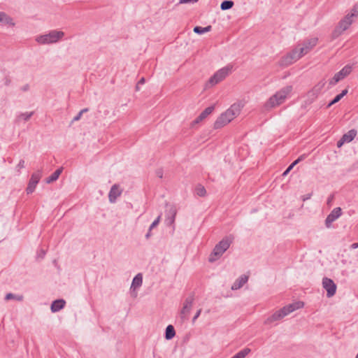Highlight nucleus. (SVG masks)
I'll return each instance as SVG.
<instances>
[{
  "label": "nucleus",
  "mask_w": 358,
  "mask_h": 358,
  "mask_svg": "<svg viewBox=\"0 0 358 358\" xmlns=\"http://www.w3.org/2000/svg\"><path fill=\"white\" fill-rule=\"evenodd\" d=\"M292 91V86L287 85L282 88L279 92L271 96L266 102L264 106L266 109L274 108L281 104L287 96Z\"/></svg>",
  "instance_id": "1"
},
{
  "label": "nucleus",
  "mask_w": 358,
  "mask_h": 358,
  "mask_svg": "<svg viewBox=\"0 0 358 358\" xmlns=\"http://www.w3.org/2000/svg\"><path fill=\"white\" fill-rule=\"evenodd\" d=\"M232 243L231 238L228 236L224 237L217 244L215 245L213 252L210 253L208 261L210 262H214L217 260L225 251L229 248Z\"/></svg>",
  "instance_id": "2"
},
{
  "label": "nucleus",
  "mask_w": 358,
  "mask_h": 358,
  "mask_svg": "<svg viewBox=\"0 0 358 358\" xmlns=\"http://www.w3.org/2000/svg\"><path fill=\"white\" fill-rule=\"evenodd\" d=\"M232 65L227 66L217 71L208 80V84L213 86L222 81L231 71Z\"/></svg>",
  "instance_id": "3"
},
{
  "label": "nucleus",
  "mask_w": 358,
  "mask_h": 358,
  "mask_svg": "<svg viewBox=\"0 0 358 358\" xmlns=\"http://www.w3.org/2000/svg\"><path fill=\"white\" fill-rule=\"evenodd\" d=\"M64 36V33L62 31L53 30L49 34L42 35L36 38V41L41 44L53 43L58 41Z\"/></svg>",
  "instance_id": "4"
},
{
  "label": "nucleus",
  "mask_w": 358,
  "mask_h": 358,
  "mask_svg": "<svg viewBox=\"0 0 358 358\" xmlns=\"http://www.w3.org/2000/svg\"><path fill=\"white\" fill-rule=\"evenodd\" d=\"M194 300V298L193 294L186 298L183 307L180 311V318L182 321H185L189 319V315L192 309Z\"/></svg>",
  "instance_id": "5"
},
{
  "label": "nucleus",
  "mask_w": 358,
  "mask_h": 358,
  "mask_svg": "<svg viewBox=\"0 0 358 358\" xmlns=\"http://www.w3.org/2000/svg\"><path fill=\"white\" fill-rule=\"evenodd\" d=\"M42 176V171L38 170L37 171L33 173L31 176V178L29 180L27 187L26 188V192L27 194H31L35 190V188L41 180Z\"/></svg>",
  "instance_id": "6"
},
{
  "label": "nucleus",
  "mask_w": 358,
  "mask_h": 358,
  "mask_svg": "<svg viewBox=\"0 0 358 358\" xmlns=\"http://www.w3.org/2000/svg\"><path fill=\"white\" fill-rule=\"evenodd\" d=\"M352 71V67L350 65L345 66L341 71L337 72L329 80L330 85H334L340 80L348 76Z\"/></svg>",
  "instance_id": "7"
},
{
  "label": "nucleus",
  "mask_w": 358,
  "mask_h": 358,
  "mask_svg": "<svg viewBox=\"0 0 358 358\" xmlns=\"http://www.w3.org/2000/svg\"><path fill=\"white\" fill-rule=\"evenodd\" d=\"M322 286L327 291V297L330 298L336 294L337 287L332 279L324 277L322 279Z\"/></svg>",
  "instance_id": "8"
},
{
  "label": "nucleus",
  "mask_w": 358,
  "mask_h": 358,
  "mask_svg": "<svg viewBox=\"0 0 358 358\" xmlns=\"http://www.w3.org/2000/svg\"><path fill=\"white\" fill-rule=\"evenodd\" d=\"M229 112H224L222 113L215 120L214 122L213 128L215 129H218L228 123H229L233 119H231L230 115H229Z\"/></svg>",
  "instance_id": "9"
},
{
  "label": "nucleus",
  "mask_w": 358,
  "mask_h": 358,
  "mask_svg": "<svg viewBox=\"0 0 358 358\" xmlns=\"http://www.w3.org/2000/svg\"><path fill=\"white\" fill-rule=\"evenodd\" d=\"M342 215V209L337 207L327 215L325 220V226L327 228H330L333 222L337 220Z\"/></svg>",
  "instance_id": "10"
},
{
  "label": "nucleus",
  "mask_w": 358,
  "mask_h": 358,
  "mask_svg": "<svg viewBox=\"0 0 358 358\" xmlns=\"http://www.w3.org/2000/svg\"><path fill=\"white\" fill-rule=\"evenodd\" d=\"M317 38H311L303 41V47L299 48L301 54L305 55L314 48L317 43Z\"/></svg>",
  "instance_id": "11"
},
{
  "label": "nucleus",
  "mask_w": 358,
  "mask_h": 358,
  "mask_svg": "<svg viewBox=\"0 0 358 358\" xmlns=\"http://www.w3.org/2000/svg\"><path fill=\"white\" fill-rule=\"evenodd\" d=\"M215 110V106L212 105L205 108L199 115L192 122L191 127H194L195 124H199L200 122L205 120L210 114H211Z\"/></svg>",
  "instance_id": "12"
},
{
  "label": "nucleus",
  "mask_w": 358,
  "mask_h": 358,
  "mask_svg": "<svg viewBox=\"0 0 358 358\" xmlns=\"http://www.w3.org/2000/svg\"><path fill=\"white\" fill-rule=\"evenodd\" d=\"M122 189H120L119 185H113L108 193L109 201H115V199L121 194Z\"/></svg>",
  "instance_id": "13"
},
{
  "label": "nucleus",
  "mask_w": 358,
  "mask_h": 358,
  "mask_svg": "<svg viewBox=\"0 0 358 358\" xmlns=\"http://www.w3.org/2000/svg\"><path fill=\"white\" fill-rule=\"evenodd\" d=\"M66 301L63 299L54 300L50 305V310L52 313H57L64 308Z\"/></svg>",
  "instance_id": "14"
},
{
  "label": "nucleus",
  "mask_w": 358,
  "mask_h": 358,
  "mask_svg": "<svg viewBox=\"0 0 358 358\" xmlns=\"http://www.w3.org/2000/svg\"><path fill=\"white\" fill-rule=\"evenodd\" d=\"M242 107L243 105H241V103H236L232 104L226 111L229 112V115H230L231 119H234L240 114Z\"/></svg>",
  "instance_id": "15"
},
{
  "label": "nucleus",
  "mask_w": 358,
  "mask_h": 358,
  "mask_svg": "<svg viewBox=\"0 0 358 358\" xmlns=\"http://www.w3.org/2000/svg\"><path fill=\"white\" fill-rule=\"evenodd\" d=\"M353 17L350 15L349 13L347 14L343 19H341L338 25L344 31L347 30L350 26L352 24V18Z\"/></svg>",
  "instance_id": "16"
},
{
  "label": "nucleus",
  "mask_w": 358,
  "mask_h": 358,
  "mask_svg": "<svg viewBox=\"0 0 358 358\" xmlns=\"http://www.w3.org/2000/svg\"><path fill=\"white\" fill-rule=\"evenodd\" d=\"M248 280V276L246 275H241L231 286L232 290H237L241 288Z\"/></svg>",
  "instance_id": "17"
},
{
  "label": "nucleus",
  "mask_w": 358,
  "mask_h": 358,
  "mask_svg": "<svg viewBox=\"0 0 358 358\" xmlns=\"http://www.w3.org/2000/svg\"><path fill=\"white\" fill-rule=\"evenodd\" d=\"M319 94L315 92L313 88L309 90L306 95V100L304 101V106L310 105L317 98Z\"/></svg>",
  "instance_id": "18"
},
{
  "label": "nucleus",
  "mask_w": 358,
  "mask_h": 358,
  "mask_svg": "<svg viewBox=\"0 0 358 358\" xmlns=\"http://www.w3.org/2000/svg\"><path fill=\"white\" fill-rule=\"evenodd\" d=\"M63 169V167H59V169H56L50 176L45 178V182L47 184H50L56 181L62 173Z\"/></svg>",
  "instance_id": "19"
},
{
  "label": "nucleus",
  "mask_w": 358,
  "mask_h": 358,
  "mask_svg": "<svg viewBox=\"0 0 358 358\" xmlns=\"http://www.w3.org/2000/svg\"><path fill=\"white\" fill-rule=\"evenodd\" d=\"M357 134V131L355 129L349 130L347 133L342 136V138L345 143H350L354 140Z\"/></svg>",
  "instance_id": "20"
},
{
  "label": "nucleus",
  "mask_w": 358,
  "mask_h": 358,
  "mask_svg": "<svg viewBox=\"0 0 358 358\" xmlns=\"http://www.w3.org/2000/svg\"><path fill=\"white\" fill-rule=\"evenodd\" d=\"M283 317H284L283 315H282V313H280V310H278L275 311L272 315L268 317L265 320V324H270L273 322L278 321V320L282 319Z\"/></svg>",
  "instance_id": "21"
},
{
  "label": "nucleus",
  "mask_w": 358,
  "mask_h": 358,
  "mask_svg": "<svg viewBox=\"0 0 358 358\" xmlns=\"http://www.w3.org/2000/svg\"><path fill=\"white\" fill-rule=\"evenodd\" d=\"M0 23L3 24H8L10 26L15 25L13 18L4 12H0Z\"/></svg>",
  "instance_id": "22"
},
{
  "label": "nucleus",
  "mask_w": 358,
  "mask_h": 358,
  "mask_svg": "<svg viewBox=\"0 0 358 358\" xmlns=\"http://www.w3.org/2000/svg\"><path fill=\"white\" fill-rule=\"evenodd\" d=\"M177 214V208L173 203H166V216H173L176 217Z\"/></svg>",
  "instance_id": "23"
},
{
  "label": "nucleus",
  "mask_w": 358,
  "mask_h": 358,
  "mask_svg": "<svg viewBox=\"0 0 358 358\" xmlns=\"http://www.w3.org/2000/svg\"><path fill=\"white\" fill-rule=\"evenodd\" d=\"M287 55H288V56L292 57L290 58V59L292 60V62L293 63L303 56V55L301 54V50L299 48V49H297V48L293 49L292 51L288 52Z\"/></svg>",
  "instance_id": "24"
},
{
  "label": "nucleus",
  "mask_w": 358,
  "mask_h": 358,
  "mask_svg": "<svg viewBox=\"0 0 358 358\" xmlns=\"http://www.w3.org/2000/svg\"><path fill=\"white\" fill-rule=\"evenodd\" d=\"M176 336V331L173 325L169 324L165 329L164 337L166 340H171Z\"/></svg>",
  "instance_id": "25"
},
{
  "label": "nucleus",
  "mask_w": 358,
  "mask_h": 358,
  "mask_svg": "<svg viewBox=\"0 0 358 358\" xmlns=\"http://www.w3.org/2000/svg\"><path fill=\"white\" fill-rule=\"evenodd\" d=\"M143 283V275L141 273H138L134 276L132 280L131 288H136L141 286Z\"/></svg>",
  "instance_id": "26"
},
{
  "label": "nucleus",
  "mask_w": 358,
  "mask_h": 358,
  "mask_svg": "<svg viewBox=\"0 0 358 358\" xmlns=\"http://www.w3.org/2000/svg\"><path fill=\"white\" fill-rule=\"evenodd\" d=\"M212 29V26L211 25H208L207 27H200V26H196L194 27V32L199 34V35H201V34H203L206 32H208L210 31H211Z\"/></svg>",
  "instance_id": "27"
},
{
  "label": "nucleus",
  "mask_w": 358,
  "mask_h": 358,
  "mask_svg": "<svg viewBox=\"0 0 358 358\" xmlns=\"http://www.w3.org/2000/svg\"><path fill=\"white\" fill-rule=\"evenodd\" d=\"M24 299L23 295L22 294H15L13 293H8L6 294L4 299L6 301L9 300H16L17 301H22Z\"/></svg>",
  "instance_id": "28"
},
{
  "label": "nucleus",
  "mask_w": 358,
  "mask_h": 358,
  "mask_svg": "<svg viewBox=\"0 0 358 358\" xmlns=\"http://www.w3.org/2000/svg\"><path fill=\"white\" fill-rule=\"evenodd\" d=\"M292 57L288 56V55H285V56L282 57L279 61V65L280 66H288L290 64H293L292 60L290 59Z\"/></svg>",
  "instance_id": "29"
},
{
  "label": "nucleus",
  "mask_w": 358,
  "mask_h": 358,
  "mask_svg": "<svg viewBox=\"0 0 358 358\" xmlns=\"http://www.w3.org/2000/svg\"><path fill=\"white\" fill-rule=\"evenodd\" d=\"M344 31L338 25H337L331 34V40L334 41L338 38Z\"/></svg>",
  "instance_id": "30"
},
{
  "label": "nucleus",
  "mask_w": 358,
  "mask_h": 358,
  "mask_svg": "<svg viewBox=\"0 0 358 358\" xmlns=\"http://www.w3.org/2000/svg\"><path fill=\"white\" fill-rule=\"evenodd\" d=\"M234 5V2L231 0H224L220 4L222 10H227L231 9Z\"/></svg>",
  "instance_id": "31"
},
{
  "label": "nucleus",
  "mask_w": 358,
  "mask_h": 358,
  "mask_svg": "<svg viewBox=\"0 0 358 358\" xmlns=\"http://www.w3.org/2000/svg\"><path fill=\"white\" fill-rule=\"evenodd\" d=\"M303 305H304L303 302L299 301L295 303H290L288 306H289V308L290 309L291 313H292L293 311H294L296 310L301 308L303 306Z\"/></svg>",
  "instance_id": "32"
},
{
  "label": "nucleus",
  "mask_w": 358,
  "mask_h": 358,
  "mask_svg": "<svg viewBox=\"0 0 358 358\" xmlns=\"http://www.w3.org/2000/svg\"><path fill=\"white\" fill-rule=\"evenodd\" d=\"M195 193L199 196H204L206 194V190L201 185H198L195 189Z\"/></svg>",
  "instance_id": "33"
},
{
  "label": "nucleus",
  "mask_w": 358,
  "mask_h": 358,
  "mask_svg": "<svg viewBox=\"0 0 358 358\" xmlns=\"http://www.w3.org/2000/svg\"><path fill=\"white\" fill-rule=\"evenodd\" d=\"M326 82L324 80L320 81L317 84H316L313 89L317 92L318 94L320 93L321 90L324 88Z\"/></svg>",
  "instance_id": "34"
},
{
  "label": "nucleus",
  "mask_w": 358,
  "mask_h": 358,
  "mask_svg": "<svg viewBox=\"0 0 358 358\" xmlns=\"http://www.w3.org/2000/svg\"><path fill=\"white\" fill-rule=\"evenodd\" d=\"M326 82L324 80L320 81L317 84H316L313 89L317 92L318 94L320 93L321 90L324 88Z\"/></svg>",
  "instance_id": "35"
},
{
  "label": "nucleus",
  "mask_w": 358,
  "mask_h": 358,
  "mask_svg": "<svg viewBox=\"0 0 358 358\" xmlns=\"http://www.w3.org/2000/svg\"><path fill=\"white\" fill-rule=\"evenodd\" d=\"M34 112L31 111L30 113L26 112L22 113L19 115V118L24 120L25 122L28 121L34 115Z\"/></svg>",
  "instance_id": "36"
},
{
  "label": "nucleus",
  "mask_w": 358,
  "mask_h": 358,
  "mask_svg": "<svg viewBox=\"0 0 358 358\" xmlns=\"http://www.w3.org/2000/svg\"><path fill=\"white\" fill-rule=\"evenodd\" d=\"M341 98L337 94L332 100H331L326 106V108H329L331 106L338 103Z\"/></svg>",
  "instance_id": "37"
},
{
  "label": "nucleus",
  "mask_w": 358,
  "mask_h": 358,
  "mask_svg": "<svg viewBox=\"0 0 358 358\" xmlns=\"http://www.w3.org/2000/svg\"><path fill=\"white\" fill-rule=\"evenodd\" d=\"M280 313L283 315L284 317L291 313L290 309L289 308V306H285L280 309Z\"/></svg>",
  "instance_id": "38"
},
{
  "label": "nucleus",
  "mask_w": 358,
  "mask_h": 358,
  "mask_svg": "<svg viewBox=\"0 0 358 358\" xmlns=\"http://www.w3.org/2000/svg\"><path fill=\"white\" fill-rule=\"evenodd\" d=\"M160 219H161V215H159L153 222L152 223L150 224L149 229H150V231H152V229H154L155 227H156L159 223V221H160Z\"/></svg>",
  "instance_id": "39"
},
{
  "label": "nucleus",
  "mask_w": 358,
  "mask_h": 358,
  "mask_svg": "<svg viewBox=\"0 0 358 358\" xmlns=\"http://www.w3.org/2000/svg\"><path fill=\"white\" fill-rule=\"evenodd\" d=\"M349 14L352 17H357L358 15V2L353 6L351 13Z\"/></svg>",
  "instance_id": "40"
},
{
  "label": "nucleus",
  "mask_w": 358,
  "mask_h": 358,
  "mask_svg": "<svg viewBox=\"0 0 358 358\" xmlns=\"http://www.w3.org/2000/svg\"><path fill=\"white\" fill-rule=\"evenodd\" d=\"M306 158V155H302L301 156H299L296 160H294L292 163H291V164L293 166H295L298 163H299L301 161H302L303 159H304Z\"/></svg>",
  "instance_id": "41"
},
{
  "label": "nucleus",
  "mask_w": 358,
  "mask_h": 358,
  "mask_svg": "<svg viewBox=\"0 0 358 358\" xmlns=\"http://www.w3.org/2000/svg\"><path fill=\"white\" fill-rule=\"evenodd\" d=\"M166 222L167 225H172L174 224L176 217H174L173 216L172 217L171 216H166Z\"/></svg>",
  "instance_id": "42"
},
{
  "label": "nucleus",
  "mask_w": 358,
  "mask_h": 358,
  "mask_svg": "<svg viewBox=\"0 0 358 358\" xmlns=\"http://www.w3.org/2000/svg\"><path fill=\"white\" fill-rule=\"evenodd\" d=\"M291 164L288 166V167L285 169V171L282 173V176H286L294 168Z\"/></svg>",
  "instance_id": "43"
},
{
  "label": "nucleus",
  "mask_w": 358,
  "mask_h": 358,
  "mask_svg": "<svg viewBox=\"0 0 358 358\" xmlns=\"http://www.w3.org/2000/svg\"><path fill=\"white\" fill-rule=\"evenodd\" d=\"M46 254V252L45 250L43 249H41L38 252V254H37V257L38 258H40V259H43L45 255Z\"/></svg>",
  "instance_id": "44"
},
{
  "label": "nucleus",
  "mask_w": 358,
  "mask_h": 358,
  "mask_svg": "<svg viewBox=\"0 0 358 358\" xmlns=\"http://www.w3.org/2000/svg\"><path fill=\"white\" fill-rule=\"evenodd\" d=\"M156 175L157 177H159V178H162L163 177V170L162 169H158L156 170Z\"/></svg>",
  "instance_id": "45"
},
{
  "label": "nucleus",
  "mask_w": 358,
  "mask_h": 358,
  "mask_svg": "<svg viewBox=\"0 0 358 358\" xmlns=\"http://www.w3.org/2000/svg\"><path fill=\"white\" fill-rule=\"evenodd\" d=\"M145 79L143 77V78H141L138 80V83H137V85H136V90H139V87H138L139 85H143V84H144V83H145Z\"/></svg>",
  "instance_id": "46"
},
{
  "label": "nucleus",
  "mask_w": 358,
  "mask_h": 358,
  "mask_svg": "<svg viewBox=\"0 0 358 358\" xmlns=\"http://www.w3.org/2000/svg\"><path fill=\"white\" fill-rule=\"evenodd\" d=\"M199 0H180L179 3H196Z\"/></svg>",
  "instance_id": "47"
},
{
  "label": "nucleus",
  "mask_w": 358,
  "mask_h": 358,
  "mask_svg": "<svg viewBox=\"0 0 358 358\" xmlns=\"http://www.w3.org/2000/svg\"><path fill=\"white\" fill-rule=\"evenodd\" d=\"M344 143H345V142L343 141V139L342 138H341L337 141L336 145H337L338 148H341L343 145Z\"/></svg>",
  "instance_id": "48"
},
{
  "label": "nucleus",
  "mask_w": 358,
  "mask_h": 358,
  "mask_svg": "<svg viewBox=\"0 0 358 358\" xmlns=\"http://www.w3.org/2000/svg\"><path fill=\"white\" fill-rule=\"evenodd\" d=\"M10 83H11L10 78L9 77H8V76L5 77V78H4V85L6 86H9L10 85Z\"/></svg>",
  "instance_id": "49"
},
{
  "label": "nucleus",
  "mask_w": 358,
  "mask_h": 358,
  "mask_svg": "<svg viewBox=\"0 0 358 358\" xmlns=\"http://www.w3.org/2000/svg\"><path fill=\"white\" fill-rule=\"evenodd\" d=\"M201 309H199L197 310V312L196 313L195 315L194 316V317L192 319L193 322H194L196 321V320L199 317V315H201Z\"/></svg>",
  "instance_id": "50"
},
{
  "label": "nucleus",
  "mask_w": 358,
  "mask_h": 358,
  "mask_svg": "<svg viewBox=\"0 0 358 358\" xmlns=\"http://www.w3.org/2000/svg\"><path fill=\"white\" fill-rule=\"evenodd\" d=\"M24 167V159H20L18 164L17 165V168L23 169Z\"/></svg>",
  "instance_id": "51"
},
{
  "label": "nucleus",
  "mask_w": 358,
  "mask_h": 358,
  "mask_svg": "<svg viewBox=\"0 0 358 358\" xmlns=\"http://www.w3.org/2000/svg\"><path fill=\"white\" fill-rule=\"evenodd\" d=\"M83 114L80 113V112H79L72 120V122H76V121H78L80 118H81V116H82Z\"/></svg>",
  "instance_id": "52"
},
{
  "label": "nucleus",
  "mask_w": 358,
  "mask_h": 358,
  "mask_svg": "<svg viewBox=\"0 0 358 358\" xmlns=\"http://www.w3.org/2000/svg\"><path fill=\"white\" fill-rule=\"evenodd\" d=\"M348 92V89H345L341 91V92L340 94H338V95L342 99L344 96H345Z\"/></svg>",
  "instance_id": "53"
},
{
  "label": "nucleus",
  "mask_w": 358,
  "mask_h": 358,
  "mask_svg": "<svg viewBox=\"0 0 358 358\" xmlns=\"http://www.w3.org/2000/svg\"><path fill=\"white\" fill-rule=\"evenodd\" d=\"M310 196H311V194H307L306 195H303L302 196V200L303 201H306V200H308L310 199Z\"/></svg>",
  "instance_id": "54"
},
{
  "label": "nucleus",
  "mask_w": 358,
  "mask_h": 358,
  "mask_svg": "<svg viewBox=\"0 0 358 358\" xmlns=\"http://www.w3.org/2000/svg\"><path fill=\"white\" fill-rule=\"evenodd\" d=\"M29 90V84H26L24 85V86H22L21 87V90L23 91V92H27Z\"/></svg>",
  "instance_id": "55"
},
{
  "label": "nucleus",
  "mask_w": 358,
  "mask_h": 358,
  "mask_svg": "<svg viewBox=\"0 0 358 358\" xmlns=\"http://www.w3.org/2000/svg\"><path fill=\"white\" fill-rule=\"evenodd\" d=\"M152 236L151 231H150V229H148V231L145 234V238L149 239L150 236Z\"/></svg>",
  "instance_id": "56"
},
{
  "label": "nucleus",
  "mask_w": 358,
  "mask_h": 358,
  "mask_svg": "<svg viewBox=\"0 0 358 358\" xmlns=\"http://www.w3.org/2000/svg\"><path fill=\"white\" fill-rule=\"evenodd\" d=\"M334 199V194H330L326 201H332Z\"/></svg>",
  "instance_id": "57"
},
{
  "label": "nucleus",
  "mask_w": 358,
  "mask_h": 358,
  "mask_svg": "<svg viewBox=\"0 0 358 358\" xmlns=\"http://www.w3.org/2000/svg\"><path fill=\"white\" fill-rule=\"evenodd\" d=\"M88 110H89V109L87 108H85L82 109L80 112L81 114H83L84 113H86Z\"/></svg>",
  "instance_id": "58"
},
{
  "label": "nucleus",
  "mask_w": 358,
  "mask_h": 358,
  "mask_svg": "<svg viewBox=\"0 0 358 358\" xmlns=\"http://www.w3.org/2000/svg\"><path fill=\"white\" fill-rule=\"evenodd\" d=\"M352 245L354 248H357L358 247V243H354Z\"/></svg>",
  "instance_id": "59"
},
{
  "label": "nucleus",
  "mask_w": 358,
  "mask_h": 358,
  "mask_svg": "<svg viewBox=\"0 0 358 358\" xmlns=\"http://www.w3.org/2000/svg\"><path fill=\"white\" fill-rule=\"evenodd\" d=\"M256 211H257V210H256V209H253V210H252V213H255V212H256Z\"/></svg>",
  "instance_id": "60"
},
{
  "label": "nucleus",
  "mask_w": 358,
  "mask_h": 358,
  "mask_svg": "<svg viewBox=\"0 0 358 358\" xmlns=\"http://www.w3.org/2000/svg\"><path fill=\"white\" fill-rule=\"evenodd\" d=\"M153 357H155V350L153 351Z\"/></svg>",
  "instance_id": "61"
},
{
  "label": "nucleus",
  "mask_w": 358,
  "mask_h": 358,
  "mask_svg": "<svg viewBox=\"0 0 358 358\" xmlns=\"http://www.w3.org/2000/svg\"><path fill=\"white\" fill-rule=\"evenodd\" d=\"M355 358H358V353L357 354Z\"/></svg>",
  "instance_id": "62"
},
{
  "label": "nucleus",
  "mask_w": 358,
  "mask_h": 358,
  "mask_svg": "<svg viewBox=\"0 0 358 358\" xmlns=\"http://www.w3.org/2000/svg\"><path fill=\"white\" fill-rule=\"evenodd\" d=\"M158 358H161V357H158Z\"/></svg>",
  "instance_id": "63"
}]
</instances>
